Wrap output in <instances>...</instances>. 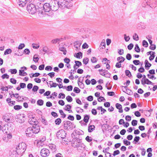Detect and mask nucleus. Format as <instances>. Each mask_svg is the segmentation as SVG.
<instances>
[{
    "mask_svg": "<svg viewBox=\"0 0 157 157\" xmlns=\"http://www.w3.org/2000/svg\"><path fill=\"white\" fill-rule=\"evenodd\" d=\"M39 59L38 56L37 55H35L33 58V60L35 63L37 62Z\"/></svg>",
    "mask_w": 157,
    "mask_h": 157,
    "instance_id": "23",
    "label": "nucleus"
},
{
    "mask_svg": "<svg viewBox=\"0 0 157 157\" xmlns=\"http://www.w3.org/2000/svg\"><path fill=\"white\" fill-rule=\"evenodd\" d=\"M39 87L37 86H34L32 90L34 92L37 91V90H38Z\"/></svg>",
    "mask_w": 157,
    "mask_h": 157,
    "instance_id": "56",
    "label": "nucleus"
},
{
    "mask_svg": "<svg viewBox=\"0 0 157 157\" xmlns=\"http://www.w3.org/2000/svg\"><path fill=\"white\" fill-rule=\"evenodd\" d=\"M89 61V59L88 58H85L83 59V63L86 65L88 63Z\"/></svg>",
    "mask_w": 157,
    "mask_h": 157,
    "instance_id": "49",
    "label": "nucleus"
},
{
    "mask_svg": "<svg viewBox=\"0 0 157 157\" xmlns=\"http://www.w3.org/2000/svg\"><path fill=\"white\" fill-rule=\"evenodd\" d=\"M16 98L17 99V101H22L25 98H26V97H24L23 96H18L16 97Z\"/></svg>",
    "mask_w": 157,
    "mask_h": 157,
    "instance_id": "24",
    "label": "nucleus"
},
{
    "mask_svg": "<svg viewBox=\"0 0 157 157\" xmlns=\"http://www.w3.org/2000/svg\"><path fill=\"white\" fill-rule=\"evenodd\" d=\"M26 145L24 143L19 144L16 147V151L18 155L22 154L25 151Z\"/></svg>",
    "mask_w": 157,
    "mask_h": 157,
    "instance_id": "2",
    "label": "nucleus"
},
{
    "mask_svg": "<svg viewBox=\"0 0 157 157\" xmlns=\"http://www.w3.org/2000/svg\"><path fill=\"white\" fill-rule=\"evenodd\" d=\"M73 89V87L72 86H68L66 88V90L67 91H71Z\"/></svg>",
    "mask_w": 157,
    "mask_h": 157,
    "instance_id": "64",
    "label": "nucleus"
},
{
    "mask_svg": "<svg viewBox=\"0 0 157 157\" xmlns=\"http://www.w3.org/2000/svg\"><path fill=\"white\" fill-rule=\"evenodd\" d=\"M59 1L56 0H52L50 4L51 8V10L54 11H56L59 8Z\"/></svg>",
    "mask_w": 157,
    "mask_h": 157,
    "instance_id": "5",
    "label": "nucleus"
},
{
    "mask_svg": "<svg viewBox=\"0 0 157 157\" xmlns=\"http://www.w3.org/2000/svg\"><path fill=\"white\" fill-rule=\"evenodd\" d=\"M4 119L5 121L7 122L12 123L13 121V120L12 119V117H10V118L9 117L8 115L5 116V117H4Z\"/></svg>",
    "mask_w": 157,
    "mask_h": 157,
    "instance_id": "17",
    "label": "nucleus"
},
{
    "mask_svg": "<svg viewBox=\"0 0 157 157\" xmlns=\"http://www.w3.org/2000/svg\"><path fill=\"white\" fill-rule=\"evenodd\" d=\"M80 90L78 87H75L74 89V91L76 93H78L80 92Z\"/></svg>",
    "mask_w": 157,
    "mask_h": 157,
    "instance_id": "50",
    "label": "nucleus"
},
{
    "mask_svg": "<svg viewBox=\"0 0 157 157\" xmlns=\"http://www.w3.org/2000/svg\"><path fill=\"white\" fill-rule=\"evenodd\" d=\"M95 127L94 125H90L88 127V131L91 132L94 130Z\"/></svg>",
    "mask_w": 157,
    "mask_h": 157,
    "instance_id": "20",
    "label": "nucleus"
},
{
    "mask_svg": "<svg viewBox=\"0 0 157 157\" xmlns=\"http://www.w3.org/2000/svg\"><path fill=\"white\" fill-rule=\"evenodd\" d=\"M59 112L61 115H62V117L64 118L66 117V114L63 113V111L62 110H59Z\"/></svg>",
    "mask_w": 157,
    "mask_h": 157,
    "instance_id": "38",
    "label": "nucleus"
},
{
    "mask_svg": "<svg viewBox=\"0 0 157 157\" xmlns=\"http://www.w3.org/2000/svg\"><path fill=\"white\" fill-rule=\"evenodd\" d=\"M11 74H15L17 73V71L16 69H10V70Z\"/></svg>",
    "mask_w": 157,
    "mask_h": 157,
    "instance_id": "46",
    "label": "nucleus"
},
{
    "mask_svg": "<svg viewBox=\"0 0 157 157\" xmlns=\"http://www.w3.org/2000/svg\"><path fill=\"white\" fill-rule=\"evenodd\" d=\"M61 40H62V39H58L56 38L52 40L51 41V43L52 44H56V43L58 42V41H60Z\"/></svg>",
    "mask_w": 157,
    "mask_h": 157,
    "instance_id": "32",
    "label": "nucleus"
},
{
    "mask_svg": "<svg viewBox=\"0 0 157 157\" xmlns=\"http://www.w3.org/2000/svg\"><path fill=\"white\" fill-rule=\"evenodd\" d=\"M49 151L48 149L43 148L41 150L40 154L42 157H47L49 155Z\"/></svg>",
    "mask_w": 157,
    "mask_h": 157,
    "instance_id": "8",
    "label": "nucleus"
},
{
    "mask_svg": "<svg viewBox=\"0 0 157 157\" xmlns=\"http://www.w3.org/2000/svg\"><path fill=\"white\" fill-rule=\"evenodd\" d=\"M89 118V116L88 115H86L84 117L83 121L86 123H87L88 122Z\"/></svg>",
    "mask_w": 157,
    "mask_h": 157,
    "instance_id": "28",
    "label": "nucleus"
},
{
    "mask_svg": "<svg viewBox=\"0 0 157 157\" xmlns=\"http://www.w3.org/2000/svg\"><path fill=\"white\" fill-rule=\"evenodd\" d=\"M76 110L78 113H82L83 112V109L79 107H77L75 109Z\"/></svg>",
    "mask_w": 157,
    "mask_h": 157,
    "instance_id": "33",
    "label": "nucleus"
},
{
    "mask_svg": "<svg viewBox=\"0 0 157 157\" xmlns=\"http://www.w3.org/2000/svg\"><path fill=\"white\" fill-rule=\"evenodd\" d=\"M10 82L12 83L15 84L17 82V80L13 78H11L10 79Z\"/></svg>",
    "mask_w": 157,
    "mask_h": 157,
    "instance_id": "62",
    "label": "nucleus"
},
{
    "mask_svg": "<svg viewBox=\"0 0 157 157\" xmlns=\"http://www.w3.org/2000/svg\"><path fill=\"white\" fill-rule=\"evenodd\" d=\"M58 1L59 8L62 9L65 7L68 8L72 5L70 0H59Z\"/></svg>",
    "mask_w": 157,
    "mask_h": 157,
    "instance_id": "3",
    "label": "nucleus"
},
{
    "mask_svg": "<svg viewBox=\"0 0 157 157\" xmlns=\"http://www.w3.org/2000/svg\"><path fill=\"white\" fill-rule=\"evenodd\" d=\"M61 120L60 118H58L56 120L55 123L57 125H59L61 123Z\"/></svg>",
    "mask_w": 157,
    "mask_h": 157,
    "instance_id": "35",
    "label": "nucleus"
},
{
    "mask_svg": "<svg viewBox=\"0 0 157 157\" xmlns=\"http://www.w3.org/2000/svg\"><path fill=\"white\" fill-rule=\"evenodd\" d=\"M125 60V58L122 56L118 57L117 58V60L118 61L119 63H121L123 62Z\"/></svg>",
    "mask_w": 157,
    "mask_h": 157,
    "instance_id": "21",
    "label": "nucleus"
},
{
    "mask_svg": "<svg viewBox=\"0 0 157 157\" xmlns=\"http://www.w3.org/2000/svg\"><path fill=\"white\" fill-rule=\"evenodd\" d=\"M40 130V127L38 125L28 127L25 130V135L27 137L33 138L35 136V134L39 132Z\"/></svg>",
    "mask_w": 157,
    "mask_h": 157,
    "instance_id": "1",
    "label": "nucleus"
},
{
    "mask_svg": "<svg viewBox=\"0 0 157 157\" xmlns=\"http://www.w3.org/2000/svg\"><path fill=\"white\" fill-rule=\"evenodd\" d=\"M49 148L53 152H55L57 150L56 146L53 144H50L49 145Z\"/></svg>",
    "mask_w": 157,
    "mask_h": 157,
    "instance_id": "14",
    "label": "nucleus"
},
{
    "mask_svg": "<svg viewBox=\"0 0 157 157\" xmlns=\"http://www.w3.org/2000/svg\"><path fill=\"white\" fill-rule=\"evenodd\" d=\"M143 45L145 47H147L148 46V44L147 42L145 40H144L143 41Z\"/></svg>",
    "mask_w": 157,
    "mask_h": 157,
    "instance_id": "51",
    "label": "nucleus"
},
{
    "mask_svg": "<svg viewBox=\"0 0 157 157\" xmlns=\"http://www.w3.org/2000/svg\"><path fill=\"white\" fill-rule=\"evenodd\" d=\"M9 75H8L7 74H4L3 75L1 76L2 78L3 79H4L5 78L8 79V78H9Z\"/></svg>",
    "mask_w": 157,
    "mask_h": 157,
    "instance_id": "48",
    "label": "nucleus"
},
{
    "mask_svg": "<svg viewBox=\"0 0 157 157\" xmlns=\"http://www.w3.org/2000/svg\"><path fill=\"white\" fill-rule=\"evenodd\" d=\"M149 0H145L142 4V6L143 7H145L146 6L148 5V2Z\"/></svg>",
    "mask_w": 157,
    "mask_h": 157,
    "instance_id": "22",
    "label": "nucleus"
},
{
    "mask_svg": "<svg viewBox=\"0 0 157 157\" xmlns=\"http://www.w3.org/2000/svg\"><path fill=\"white\" fill-rule=\"evenodd\" d=\"M66 133L64 130L61 129L58 131L56 134V136L59 139H63L66 137Z\"/></svg>",
    "mask_w": 157,
    "mask_h": 157,
    "instance_id": "7",
    "label": "nucleus"
},
{
    "mask_svg": "<svg viewBox=\"0 0 157 157\" xmlns=\"http://www.w3.org/2000/svg\"><path fill=\"white\" fill-rule=\"evenodd\" d=\"M38 8V6H36L34 4L30 3L27 5V10L29 13L34 14L36 13Z\"/></svg>",
    "mask_w": 157,
    "mask_h": 157,
    "instance_id": "4",
    "label": "nucleus"
},
{
    "mask_svg": "<svg viewBox=\"0 0 157 157\" xmlns=\"http://www.w3.org/2000/svg\"><path fill=\"white\" fill-rule=\"evenodd\" d=\"M22 106L19 105H16L14 106V109L16 110H18L22 108Z\"/></svg>",
    "mask_w": 157,
    "mask_h": 157,
    "instance_id": "45",
    "label": "nucleus"
},
{
    "mask_svg": "<svg viewBox=\"0 0 157 157\" xmlns=\"http://www.w3.org/2000/svg\"><path fill=\"white\" fill-rule=\"evenodd\" d=\"M156 48V46L155 44H152L149 47V48L151 50H154Z\"/></svg>",
    "mask_w": 157,
    "mask_h": 157,
    "instance_id": "57",
    "label": "nucleus"
},
{
    "mask_svg": "<svg viewBox=\"0 0 157 157\" xmlns=\"http://www.w3.org/2000/svg\"><path fill=\"white\" fill-rule=\"evenodd\" d=\"M65 97V95L62 93H60L59 94V98H62V99H63Z\"/></svg>",
    "mask_w": 157,
    "mask_h": 157,
    "instance_id": "59",
    "label": "nucleus"
},
{
    "mask_svg": "<svg viewBox=\"0 0 157 157\" xmlns=\"http://www.w3.org/2000/svg\"><path fill=\"white\" fill-rule=\"evenodd\" d=\"M66 107L64 108V109L66 111H69V113L71 112V110H70V109L71 108V106L69 105H67L65 106Z\"/></svg>",
    "mask_w": 157,
    "mask_h": 157,
    "instance_id": "26",
    "label": "nucleus"
},
{
    "mask_svg": "<svg viewBox=\"0 0 157 157\" xmlns=\"http://www.w3.org/2000/svg\"><path fill=\"white\" fill-rule=\"evenodd\" d=\"M141 82L143 85H144L146 84L147 85H153L154 83L150 81L148 79H145L144 80H141Z\"/></svg>",
    "mask_w": 157,
    "mask_h": 157,
    "instance_id": "13",
    "label": "nucleus"
},
{
    "mask_svg": "<svg viewBox=\"0 0 157 157\" xmlns=\"http://www.w3.org/2000/svg\"><path fill=\"white\" fill-rule=\"evenodd\" d=\"M99 71H100V75L103 76H105V73L104 71V70L101 69V70H99Z\"/></svg>",
    "mask_w": 157,
    "mask_h": 157,
    "instance_id": "58",
    "label": "nucleus"
},
{
    "mask_svg": "<svg viewBox=\"0 0 157 157\" xmlns=\"http://www.w3.org/2000/svg\"><path fill=\"white\" fill-rule=\"evenodd\" d=\"M98 101L99 102H101V101H105V99L104 98L102 97H100L98 99Z\"/></svg>",
    "mask_w": 157,
    "mask_h": 157,
    "instance_id": "47",
    "label": "nucleus"
},
{
    "mask_svg": "<svg viewBox=\"0 0 157 157\" xmlns=\"http://www.w3.org/2000/svg\"><path fill=\"white\" fill-rule=\"evenodd\" d=\"M37 104L40 106H41L43 105L44 103V101L41 99H40L37 101Z\"/></svg>",
    "mask_w": 157,
    "mask_h": 157,
    "instance_id": "34",
    "label": "nucleus"
},
{
    "mask_svg": "<svg viewBox=\"0 0 157 157\" xmlns=\"http://www.w3.org/2000/svg\"><path fill=\"white\" fill-rule=\"evenodd\" d=\"M133 39L136 41L139 40V37L136 33H135L133 36Z\"/></svg>",
    "mask_w": 157,
    "mask_h": 157,
    "instance_id": "39",
    "label": "nucleus"
},
{
    "mask_svg": "<svg viewBox=\"0 0 157 157\" xmlns=\"http://www.w3.org/2000/svg\"><path fill=\"white\" fill-rule=\"evenodd\" d=\"M137 121L136 120H133L132 122V124L133 126H136L137 124Z\"/></svg>",
    "mask_w": 157,
    "mask_h": 157,
    "instance_id": "60",
    "label": "nucleus"
},
{
    "mask_svg": "<svg viewBox=\"0 0 157 157\" xmlns=\"http://www.w3.org/2000/svg\"><path fill=\"white\" fill-rule=\"evenodd\" d=\"M66 99L69 102H71L72 101V98L70 96H67L66 98Z\"/></svg>",
    "mask_w": 157,
    "mask_h": 157,
    "instance_id": "42",
    "label": "nucleus"
},
{
    "mask_svg": "<svg viewBox=\"0 0 157 157\" xmlns=\"http://www.w3.org/2000/svg\"><path fill=\"white\" fill-rule=\"evenodd\" d=\"M52 69V67L50 66H48L46 67L45 70L48 71H51Z\"/></svg>",
    "mask_w": 157,
    "mask_h": 157,
    "instance_id": "55",
    "label": "nucleus"
},
{
    "mask_svg": "<svg viewBox=\"0 0 157 157\" xmlns=\"http://www.w3.org/2000/svg\"><path fill=\"white\" fill-rule=\"evenodd\" d=\"M125 73L126 75L128 77H130L132 75L130 72L128 70H126L125 71Z\"/></svg>",
    "mask_w": 157,
    "mask_h": 157,
    "instance_id": "40",
    "label": "nucleus"
},
{
    "mask_svg": "<svg viewBox=\"0 0 157 157\" xmlns=\"http://www.w3.org/2000/svg\"><path fill=\"white\" fill-rule=\"evenodd\" d=\"M134 50L135 51L137 52H140V50L139 47L137 44L135 45V47L134 48Z\"/></svg>",
    "mask_w": 157,
    "mask_h": 157,
    "instance_id": "36",
    "label": "nucleus"
},
{
    "mask_svg": "<svg viewBox=\"0 0 157 157\" xmlns=\"http://www.w3.org/2000/svg\"><path fill=\"white\" fill-rule=\"evenodd\" d=\"M41 121L43 124L45 125L48 124L47 121L44 118H43L42 117H41Z\"/></svg>",
    "mask_w": 157,
    "mask_h": 157,
    "instance_id": "41",
    "label": "nucleus"
},
{
    "mask_svg": "<svg viewBox=\"0 0 157 157\" xmlns=\"http://www.w3.org/2000/svg\"><path fill=\"white\" fill-rule=\"evenodd\" d=\"M27 2H28V0H19L18 4L19 6L23 7L26 6Z\"/></svg>",
    "mask_w": 157,
    "mask_h": 157,
    "instance_id": "12",
    "label": "nucleus"
},
{
    "mask_svg": "<svg viewBox=\"0 0 157 157\" xmlns=\"http://www.w3.org/2000/svg\"><path fill=\"white\" fill-rule=\"evenodd\" d=\"M49 49L47 47H45L43 48V51L44 53H47L49 52Z\"/></svg>",
    "mask_w": 157,
    "mask_h": 157,
    "instance_id": "61",
    "label": "nucleus"
},
{
    "mask_svg": "<svg viewBox=\"0 0 157 157\" xmlns=\"http://www.w3.org/2000/svg\"><path fill=\"white\" fill-rule=\"evenodd\" d=\"M59 49L60 51L63 52V54L64 55L66 54L67 51L66 48L64 47L59 45Z\"/></svg>",
    "mask_w": 157,
    "mask_h": 157,
    "instance_id": "18",
    "label": "nucleus"
},
{
    "mask_svg": "<svg viewBox=\"0 0 157 157\" xmlns=\"http://www.w3.org/2000/svg\"><path fill=\"white\" fill-rule=\"evenodd\" d=\"M126 58L128 60H131L132 58L131 54L129 53L127 54L126 56Z\"/></svg>",
    "mask_w": 157,
    "mask_h": 157,
    "instance_id": "63",
    "label": "nucleus"
},
{
    "mask_svg": "<svg viewBox=\"0 0 157 157\" xmlns=\"http://www.w3.org/2000/svg\"><path fill=\"white\" fill-rule=\"evenodd\" d=\"M29 124L32 125H37L38 121L35 118V117H32L30 118L29 120Z\"/></svg>",
    "mask_w": 157,
    "mask_h": 157,
    "instance_id": "10",
    "label": "nucleus"
},
{
    "mask_svg": "<svg viewBox=\"0 0 157 157\" xmlns=\"http://www.w3.org/2000/svg\"><path fill=\"white\" fill-rule=\"evenodd\" d=\"M75 56L77 58L81 59L82 57V53L81 52H79L77 53L76 56Z\"/></svg>",
    "mask_w": 157,
    "mask_h": 157,
    "instance_id": "30",
    "label": "nucleus"
},
{
    "mask_svg": "<svg viewBox=\"0 0 157 157\" xmlns=\"http://www.w3.org/2000/svg\"><path fill=\"white\" fill-rule=\"evenodd\" d=\"M91 61L93 63H95L97 61V59L95 57H93L91 59Z\"/></svg>",
    "mask_w": 157,
    "mask_h": 157,
    "instance_id": "53",
    "label": "nucleus"
},
{
    "mask_svg": "<svg viewBox=\"0 0 157 157\" xmlns=\"http://www.w3.org/2000/svg\"><path fill=\"white\" fill-rule=\"evenodd\" d=\"M40 75V74L39 73H36L35 74L32 73L29 74V76L31 78H32L33 77H38Z\"/></svg>",
    "mask_w": 157,
    "mask_h": 157,
    "instance_id": "25",
    "label": "nucleus"
},
{
    "mask_svg": "<svg viewBox=\"0 0 157 157\" xmlns=\"http://www.w3.org/2000/svg\"><path fill=\"white\" fill-rule=\"evenodd\" d=\"M25 46V45L24 44H21L19 46L18 48L19 49H21L24 48Z\"/></svg>",
    "mask_w": 157,
    "mask_h": 157,
    "instance_id": "54",
    "label": "nucleus"
},
{
    "mask_svg": "<svg viewBox=\"0 0 157 157\" xmlns=\"http://www.w3.org/2000/svg\"><path fill=\"white\" fill-rule=\"evenodd\" d=\"M25 117L23 114H19L17 116L16 121L20 123H22L25 121Z\"/></svg>",
    "mask_w": 157,
    "mask_h": 157,
    "instance_id": "9",
    "label": "nucleus"
},
{
    "mask_svg": "<svg viewBox=\"0 0 157 157\" xmlns=\"http://www.w3.org/2000/svg\"><path fill=\"white\" fill-rule=\"evenodd\" d=\"M12 52V50L11 49L9 48L7 49L4 52V54L6 55L9 54H10Z\"/></svg>",
    "mask_w": 157,
    "mask_h": 157,
    "instance_id": "31",
    "label": "nucleus"
},
{
    "mask_svg": "<svg viewBox=\"0 0 157 157\" xmlns=\"http://www.w3.org/2000/svg\"><path fill=\"white\" fill-rule=\"evenodd\" d=\"M124 39L126 41H128L130 39V37L129 36H127L126 34H124Z\"/></svg>",
    "mask_w": 157,
    "mask_h": 157,
    "instance_id": "52",
    "label": "nucleus"
},
{
    "mask_svg": "<svg viewBox=\"0 0 157 157\" xmlns=\"http://www.w3.org/2000/svg\"><path fill=\"white\" fill-rule=\"evenodd\" d=\"M106 44L105 41L104 40H102L100 47L98 48L99 50H100L101 49H104L105 47Z\"/></svg>",
    "mask_w": 157,
    "mask_h": 157,
    "instance_id": "15",
    "label": "nucleus"
},
{
    "mask_svg": "<svg viewBox=\"0 0 157 157\" xmlns=\"http://www.w3.org/2000/svg\"><path fill=\"white\" fill-rule=\"evenodd\" d=\"M75 65H76L78 67H79L80 66H81L82 65L80 61H75Z\"/></svg>",
    "mask_w": 157,
    "mask_h": 157,
    "instance_id": "44",
    "label": "nucleus"
},
{
    "mask_svg": "<svg viewBox=\"0 0 157 157\" xmlns=\"http://www.w3.org/2000/svg\"><path fill=\"white\" fill-rule=\"evenodd\" d=\"M43 8L44 11L46 12H49L51 10L50 3H45L43 5Z\"/></svg>",
    "mask_w": 157,
    "mask_h": 157,
    "instance_id": "11",
    "label": "nucleus"
},
{
    "mask_svg": "<svg viewBox=\"0 0 157 157\" xmlns=\"http://www.w3.org/2000/svg\"><path fill=\"white\" fill-rule=\"evenodd\" d=\"M116 108L119 109V112L120 113H122L123 112V110L122 109V107L121 105L120 104L117 103L115 105Z\"/></svg>",
    "mask_w": 157,
    "mask_h": 157,
    "instance_id": "16",
    "label": "nucleus"
},
{
    "mask_svg": "<svg viewBox=\"0 0 157 157\" xmlns=\"http://www.w3.org/2000/svg\"><path fill=\"white\" fill-rule=\"evenodd\" d=\"M74 145H73L74 147H76L78 148H78L80 146L82 147H84L85 145L83 144H78V143L76 142L74 143Z\"/></svg>",
    "mask_w": 157,
    "mask_h": 157,
    "instance_id": "19",
    "label": "nucleus"
},
{
    "mask_svg": "<svg viewBox=\"0 0 157 157\" xmlns=\"http://www.w3.org/2000/svg\"><path fill=\"white\" fill-rule=\"evenodd\" d=\"M123 143L124 144H125L126 145H130L131 143L130 141L125 140L124 139L123 140Z\"/></svg>",
    "mask_w": 157,
    "mask_h": 157,
    "instance_id": "43",
    "label": "nucleus"
},
{
    "mask_svg": "<svg viewBox=\"0 0 157 157\" xmlns=\"http://www.w3.org/2000/svg\"><path fill=\"white\" fill-rule=\"evenodd\" d=\"M49 82H50L49 84L51 88L52 87H55L58 85V84L56 83H54L51 81H49Z\"/></svg>",
    "mask_w": 157,
    "mask_h": 157,
    "instance_id": "27",
    "label": "nucleus"
},
{
    "mask_svg": "<svg viewBox=\"0 0 157 157\" xmlns=\"http://www.w3.org/2000/svg\"><path fill=\"white\" fill-rule=\"evenodd\" d=\"M6 128H8V127H6ZM6 126L4 125L2 127V130L3 132L6 133V134H7L8 133H9V132H8V131H7L6 130Z\"/></svg>",
    "mask_w": 157,
    "mask_h": 157,
    "instance_id": "37",
    "label": "nucleus"
},
{
    "mask_svg": "<svg viewBox=\"0 0 157 157\" xmlns=\"http://www.w3.org/2000/svg\"><path fill=\"white\" fill-rule=\"evenodd\" d=\"M73 123L69 121H63L64 128L66 130H68L72 129L73 128Z\"/></svg>",
    "mask_w": 157,
    "mask_h": 157,
    "instance_id": "6",
    "label": "nucleus"
},
{
    "mask_svg": "<svg viewBox=\"0 0 157 157\" xmlns=\"http://www.w3.org/2000/svg\"><path fill=\"white\" fill-rule=\"evenodd\" d=\"M145 67H149L151 65V64L149 63L147 60H146L145 61Z\"/></svg>",
    "mask_w": 157,
    "mask_h": 157,
    "instance_id": "29",
    "label": "nucleus"
}]
</instances>
